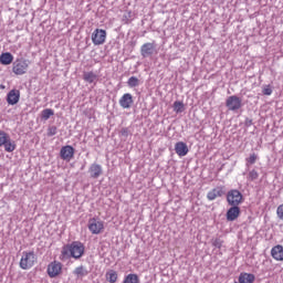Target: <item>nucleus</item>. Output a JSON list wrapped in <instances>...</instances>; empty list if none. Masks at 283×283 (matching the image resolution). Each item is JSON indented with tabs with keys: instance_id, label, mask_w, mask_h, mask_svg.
Masks as SVG:
<instances>
[{
	"instance_id": "nucleus-12",
	"label": "nucleus",
	"mask_w": 283,
	"mask_h": 283,
	"mask_svg": "<svg viewBox=\"0 0 283 283\" xmlns=\"http://www.w3.org/2000/svg\"><path fill=\"white\" fill-rule=\"evenodd\" d=\"M119 105L123 109H129L134 105V96L130 93H125L119 98Z\"/></svg>"
},
{
	"instance_id": "nucleus-34",
	"label": "nucleus",
	"mask_w": 283,
	"mask_h": 283,
	"mask_svg": "<svg viewBox=\"0 0 283 283\" xmlns=\"http://www.w3.org/2000/svg\"><path fill=\"white\" fill-rule=\"evenodd\" d=\"M263 94L264 96H271V94H273V90L271 88V86H265L263 88Z\"/></svg>"
},
{
	"instance_id": "nucleus-13",
	"label": "nucleus",
	"mask_w": 283,
	"mask_h": 283,
	"mask_svg": "<svg viewBox=\"0 0 283 283\" xmlns=\"http://www.w3.org/2000/svg\"><path fill=\"white\" fill-rule=\"evenodd\" d=\"M226 218L228 222H234V220H238V218H240V206H231L226 213Z\"/></svg>"
},
{
	"instance_id": "nucleus-14",
	"label": "nucleus",
	"mask_w": 283,
	"mask_h": 283,
	"mask_svg": "<svg viewBox=\"0 0 283 283\" xmlns=\"http://www.w3.org/2000/svg\"><path fill=\"white\" fill-rule=\"evenodd\" d=\"M175 151H176L177 156L182 158V157L187 156V154H189V147L187 146V144L185 142H178L175 144Z\"/></svg>"
},
{
	"instance_id": "nucleus-8",
	"label": "nucleus",
	"mask_w": 283,
	"mask_h": 283,
	"mask_svg": "<svg viewBox=\"0 0 283 283\" xmlns=\"http://www.w3.org/2000/svg\"><path fill=\"white\" fill-rule=\"evenodd\" d=\"M140 54L143 59H149L156 54V44L151 42L144 43L140 46Z\"/></svg>"
},
{
	"instance_id": "nucleus-2",
	"label": "nucleus",
	"mask_w": 283,
	"mask_h": 283,
	"mask_svg": "<svg viewBox=\"0 0 283 283\" xmlns=\"http://www.w3.org/2000/svg\"><path fill=\"white\" fill-rule=\"evenodd\" d=\"M38 258L34 251L22 252V258L20 260V269L23 271H30L34 264H36Z\"/></svg>"
},
{
	"instance_id": "nucleus-17",
	"label": "nucleus",
	"mask_w": 283,
	"mask_h": 283,
	"mask_svg": "<svg viewBox=\"0 0 283 283\" xmlns=\"http://www.w3.org/2000/svg\"><path fill=\"white\" fill-rule=\"evenodd\" d=\"M255 282V274L241 272L239 274V282L238 283H253Z\"/></svg>"
},
{
	"instance_id": "nucleus-33",
	"label": "nucleus",
	"mask_w": 283,
	"mask_h": 283,
	"mask_svg": "<svg viewBox=\"0 0 283 283\" xmlns=\"http://www.w3.org/2000/svg\"><path fill=\"white\" fill-rule=\"evenodd\" d=\"M276 216L279 220H283V203L276 208Z\"/></svg>"
},
{
	"instance_id": "nucleus-9",
	"label": "nucleus",
	"mask_w": 283,
	"mask_h": 283,
	"mask_svg": "<svg viewBox=\"0 0 283 283\" xmlns=\"http://www.w3.org/2000/svg\"><path fill=\"white\" fill-rule=\"evenodd\" d=\"M61 271H63V264L61 262L53 261L48 266L49 277H57V275H61Z\"/></svg>"
},
{
	"instance_id": "nucleus-7",
	"label": "nucleus",
	"mask_w": 283,
	"mask_h": 283,
	"mask_svg": "<svg viewBox=\"0 0 283 283\" xmlns=\"http://www.w3.org/2000/svg\"><path fill=\"white\" fill-rule=\"evenodd\" d=\"M107 39V31L103 29H96L92 33V41L95 45H103Z\"/></svg>"
},
{
	"instance_id": "nucleus-25",
	"label": "nucleus",
	"mask_w": 283,
	"mask_h": 283,
	"mask_svg": "<svg viewBox=\"0 0 283 283\" xmlns=\"http://www.w3.org/2000/svg\"><path fill=\"white\" fill-rule=\"evenodd\" d=\"M123 283H140L137 274H128L125 276Z\"/></svg>"
},
{
	"instance_id": "nucleus-19",
	"label": "nucleus",
	"mask_w": 283,
	"mask_h": 283,
	"mask_svg": "<svg viewBox=\"0 0 283 283\" xmlns=\"http://www.w3.org/2000/svg\"><path fill=\"white\" fill-rule=\"evenodd\" d=\"M12 61H14V55L10 52H6L0 55L1 65H10Z\"/></svg>"
},
{
	"instance_id": "nucleus-29",
	"label": "nucleus",
	"mask_w": 283,
	"mask_h": 283,
	"mask_svg": "<svg viewBox=\"0 0 283 283\" xmlns=\"http://www.w3.org/2000/svg\"><path fill=\"white\" fill-rule=\"evenodd\" d=\"M258 178H260V174L258 172V170L252 169L249 171L248 174V180H250L251 182H253V180H258Z\"/></svg>"
},
{
	"instance_id": "nucleus-37",
	"label": "nucleus",
	"mask_w": 283,
	"mask_h": 283,
	"mask_svg": "<svg viewBox=\"0 0 283 283\" xmlns=\"http://www.w3.org/2000/svg\"><path fill=\"white\" fill-rule=\"evenodd\" d=\"M0 87L3 90L6 86H3V85H0Z\"/></svg>"
},
{
	"instance_id": "nucleus-38",
	"label": "nucleus",
	"mask_w": 283,
	"mask_h": 283,
	"mask_svg": "<svg viewBox=\"0 0 283 283\" xmlns=\"http://www.w3.org/2000/svg\"><path fill=\"white\" fill-rule=\"evenodd\" d=\"M233 283H238V281H234Z\"/></svg>"
},
{
	"instance_id": "nucleus-28",
	"label": "nucleus",
	"mask_w": 283,
	"mask_h": 283,
	"mask_svg": "<svg viewBox=\"0 0 283 283\" xmlns=\"http://www.w3.org/2000/svg\"><path fill=\"white\" fill-rule=\"evenodd\" d=\"M182 109H185V104L180 101H176L174 103V112L177 114H181Z\"/></svg>"
},
{
	"instance_id": "nucleus-30",
	"label": "nucleus",
	"mask_w": 283,
	"mask_h": 283,
	"mask_svg": "<svg viewBox=\"0 0 283 283\" xmlns=\"http://www.w3.org/2000/svg\"><path fill=\"white\" fill-rule=\"evenodd\" d=\"M10 137L6 132L0 130V147H3L6 145L7 139Z\"/></svg>"
},
{
	"instance_id": "nucleus-11",
	"label": "nucleus",
	"mask_w": 283,
	"mask_h": 283,
	"mask_svg": "<svg viewBox=\"0 0 283 283\" xmlns=\"http://www.w3.org/2000/svg\"><path fill=\"white\" fill-rule=\"evenodd\" d=\"M21 99V91L13 88L7 94L8 105H17Z\"/></svg>"
},
{
	"instance_id": "nucleus-35",
	"label": "nucleus",
	"mask_w": 283,
	"mask_h": 283,
	"mask_svg": "<svg viewBox=\"0 0 283 283\" xmlns=\"http://www.w3.org/2000/svg\"><path fill=\"white\" fill-rule=\"evenodd\" d=\"M120 136L127 138V136H129V128H122Z\"/></svg>"
},
{
	"instance_id": "nucleus-20",
	"label": "nucleus",
	"mask_w": 283,
	"mask_h": 283,
	"mask_svg": "<svg viewBox=\"0 0 283 283\" xmlns=\"http://www.w3.org/2000/svg\"><path fill=\"white\" fill-rule=\"evenodd\" d=\"M2 147H4V151L12 154V151L17 149V143H14V140L8 137L7 142L2 145Z\"/></svg>"
},
{
	"instance_id": "nucleus-5",
	"label": "nucleus",
	"mask_w": 283,
	"mask_h": 283,
	"mask_svg": "<svg viewBox=\"0 0 283 283\" xmlns=\"http://www.w3.org/2000/svg\"><path fill=\"white\" fill-rule=\"evenodd\" d=\"M105 229V223L96 218H92L88 220V231L93 233V235H99V233H103V230Z\"/></svg>"
},
{
	"instance_id": "nucleus-26",
	"label": "nucleus",
	"mask_w": 283,
	"mask_h": 283,
	"mask_svg": "<svg viewBox=\"0 0 283 283\" xmlns=\"http://www.w3.org/2000/svg\"><path fill=\"white\" fill-rule=\"evenodd\" d=\"M128 87H138L140 85V80L136 76H130L127 81Z\"/></svg>"
},
{
	"instance_id": "nucleus-32",
	"label": "nucleus",
	"mask_w": 283,
	"mask_h": 283,
	"mask_svg": "<svg viewBox=\"0 0 283 283\" xmlns=\"http://www.w3.org/2000/svg\"><path fill=\"white\" fill-rule=\"evenodd\" d=\"M46 134H48V136H56V134H57L56 126H49Z\"/></svg>"
},
{
	"instance_id": "nucleus-36",
	"label": "nucleus",
	"mask_w": 283,
	"mask_h": 283,
	"mask_svg": "<svg viewBox=\"0 0 283 283\" xmlns=\"http://www.w3.org/2000/svg\"><path fill=\"white\" fill-rule=\"evenodd\" d=\"M251 125H253V119L247 118L245 119V127H251Z\"/></svg>"
},
{
	"instance_id": "nucleus-24",
	"label": "nucleus",
	"mask_w": 283,
	"mask_h": 283,
	"mask_svg": "<svg viewBox=\"0 0 283 283\" xmlns=\"http://www.w3.org/2000/svg\"><path fill=\"white\" fill-rule=\"evenodd\" d=\"M51 116H54V109L52 108H45L41 112L42 120H50Z\"/></svg>"
},
{
	"instance_id": "nucleus-27",
	"label": "nucleus",
	"mask_w": 283,
	"mask_h": 283,
	"mask_svg": "<svg viewBox=\"0 0 283 283\" xmlns=\"http://www.w3.org/2000/svg\"><path fill=\"white\" fill-rule=\"evenodd\" d=\"M245 161L247 167L250 165H255V163H258V155L255 153L250 154V156L245 158Z\"/></svg>"
},
{
	"instance_id": "nucleus-4",
	"label": "nucleus",
	"mask_w": 283,
	"mask_h": 283,
	"mask_svg": "<svg viewBox=\"0 0 283 283\" xmlns=\"http://www.w3.org/2000/svg\"><path fill=\"white\" fill-rule=\"evenodd\" d=\"M28 67H30V60H17L13 63L12 72L18 76H23L28 72Z\"/></svg>"
},
{
	"instance_id": "nucleus-1",
	"label": "nucleus",
	"mask_w": 283,
	"mask_h": 283,
	"mask_svg": "<svg viewBox=\"0 0 283 283\" xmlns=\"http://www.w3.org/2000/svg\"><path fill=\"white\" fill-rule=\"evenodd\" d=\"M85 255V244L81 241H73L62 247L60 260L65 262L73 258L74 260H81Z\"/></svg>"
},
{
	"instance_id": "nucleus-22",
	"label": "nucleus",
	"mask_w": 283,
	"mask_h": 283,
	"mask_svg": "<svg viewBox=\"0 0 283 283\" xmlns=\"http://www.w3.org/2000/svg\"><path fill=\"white\" fill-rule=\"evenodd\" d=\"M73 273L76 275V277H85L86 275H88L90 272L87 271V269H85V266L80 265L75 268Z\"/></svg>"
},
{
	"instance_id": "nucleus-21",
	"label": "nucleus",
	"mask_w": 283,
	"mask_h": 283,
	"mask_svg": "<svg viewBox=\"0 0 283 283\" xmlns=\"http://www.w3.org/2000/svg\"><path fill=\"white\" fill-rule=\"evenodd\" d=\"M208 200H216V198H222V189L214 188L207 195Z\"/></svg>"
},
{
	"instance_id": "nucleus-23",
	"label": "nucleus",
	"mask_w": 283,
	"mask_h": 283,
	"mask_svg": "<svg viewBox=\"0 0 283 283\" xmlns=\"http://www.w3.org/2000/svg\"><path fill=\"white\" fill-rule=\"evenodd\" d=\"M106 280L109 282V283H116L117 280H118V273L114 270H111L106 273Z\"/></svg>"
},
{
	"instance_id": "nucleus-6",
	"label": "nucleus",
	"mask_w": 283,
	"mask_h": 283,
	"mask_svg": "<svg viewBox=\"0 0 283 283\" xmlns=\"http://www.w3.org/2000/svg\"><path fill=\"white\" fill-rule=\"evenodd\" d=\"M226 107L229 112H238L242 107V99L238 95H231L226 99Z\"/></svg>"
},
{
	"instance_id": "nucleus-10",
	"label": "nucleus",
	"mask_w": 283,
	"mask_h": 283,
	"mask_svg": "<svg viewBox=\"0 0 283 283\" xmlns=\"http://www.w3.org/2000/svg\"><path fill=\"white\" fill-rule=\"evenodd\" d=\"M60 158L66 163H70V160L74 158V147L71 145L63 146L60 150Z\"/></svg>"
},
{
	"instance_id": "nucleus-18",
	"label": "nucleus",
	"mask_w": 283,
	"mask_h": 283,
	"mask_svg": "<svg viewBox=\"0 0 283 283\" xmlns=\"http://www.w3.org/2000/svg\"><path fill=\"white\" fill-rule=\"evenodd\" d=\"M83 80L86 82V83H94L96 84L97 81H98V75L96 73H94L93 71H90V72H84L83 73Z\"/></svg>"
},
{
	"instance_id": "nucleus-31",
	"label": "nucleus",
	"mask_w": 283,
	"mask_h": 283,
	"mask_svg": "<svg viewBox=\"0 0 283 283\" xmlns=\"http://www.w3.org/2000/svg\"><path fill=\"white\" fill-rule=\"evenodd\" d=\"M223 244H224V241L220 238L212 240V247H214L216 249H222Z\"/></svg>"
},
{
	"instance_id": "nucleus-3",
	"label": "nucleus",
	"mask_w": 283,
	"mask_h": 283,
	"mask_svg": "<svg viewBox=\"0 0 283 283\" xmlns=\"http://www.w3.org/2000/svg\"><path fill=\"white\" fill-rule=\"evenodd\" d=\"M244 201V197L242 196V192L238 189L229 190L227 193V202L230 207H240L242 202Z\"/></svg>"
},
{
	"instance_id": "nucleus-16",
	"label": "nucleus",
	"mask_w": 283,
	"mask_h": 283,
	"mask_svg": "<svg viewBox=\"0 0 283 283\" xmlns=\"http://www.w3.org/2000/svg\"><path fill=\"white\" fill-rule=\"evenodd\" d=\"M271 255L273 260H276V262L283 261V247L282 245H275L271 250Z\"/></svg>"
},
{
	"instance_id": "nucleus-15",
	"label": "nucleus",
	"mask_w": 283,
	"mask_h": 283,
	"mask_svg": "<svg viewBox=\"0 0 283 283\" xmlns=\"http://www.w3.org/2000/svg\"><path fill=\"white\" fill-rule=\"evenodd\" d=\"M88 174L91 178H101V176H103V166L98 164H92L88 168Z\"/></svg>"
}]
</instances>
